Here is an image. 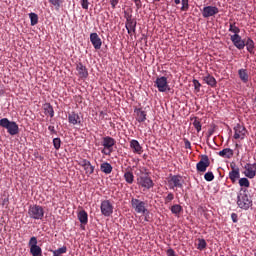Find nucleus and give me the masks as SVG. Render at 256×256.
Here are the masks:
<instances>
[{
    "instance_id": "nucleus-52",
    "label": "nucleus",
    "mask_w": 256,
    "mask_h": 256,
    "mask_svg": "<svg viewBox=\"0 0 256 256\" xmlns=\"http://www.w3.org/2000/svg\"><path fill=\"white\" fill-rule=\"evenodd\" d=\"M5 95V90L3 89V86L0 85V97Z\"/></svg>"
},
{
    "instance_id": "nucleus-16",
    "label": "nucleus",
    "mask_w": 256,
    "mask_h": 256,
    "mask_svg": "<svg viewBox=\"0 0 256 256\" xmlns=\"http://www.w3.org/2000/svg\"><path fill=\"white\" fill-rule=\"evenodd\" d=\"M125 28L127 29L128 35H131V33H135L137 29V21H135V19H133L131 15H128L126 17Z\"/></svg>"
},
{
    "instance_id": "nucleus-15",
    "label": "nucleus",
    "mask_w": 256,
    "mask_h": 256,
    "mask_svg": "<svg viewBox=\"0 0 256 256\" xmlns=\"http://www.w3.org/2000/svg\"><path fill=\"white\" fill-rule=\"evenodd\" d=\"M201 13L204 19H209V17H215V15H218L219 9L217 6H205L201 10Z\"/></svg>"
},
{
    "instance_id": "nucleus-5",
    "label": "nucleus",
    "mask_w": 256,
    "mask_h": 256,
    "mask_svg": "<svg viewBox=\"0 0 256 256\" xmlns=\"http://www.w3.org/2000/svg\"><path fill=\"white\" fill-rule=\"evenodd\" d=\"M0 127L7 129L9 135L19 134V125H17V122L9 121L7 118H2L0 120Z\"/></svg>"
},
{
    "instance_id": "nucleus-22",
    "label": "nucleus",
    "mask_w": 256,
    "mask_h": 256,
    "mask_svg": "<svg viewBox=\"0 0 256 256\" xmlns=\"http://www.w3.org/2000/svg\"><path fill=\"white\" fill-rule=\"evenodd\" d=\"M68 122L70 125H81V117L75 112L68 114Z\"/></svg>"
},
{
    "instance_id": "nucleus-30",
    "label": "nucleus",
    "mask_w": 256,
    "mask_h": 256,
    "mask_svg": "<svg viewBox=\"0 0 256 256\" xmlns=\"http://www.w3.org/2000/svg\"><path fill=\"white\" fill-rule=\"evenodd\" d=\"M124 179L126 183H128V185H133L135 181V175H133L130 170H126V172L124 173Z\"/></svg>"
},
{
    "instance_id": "nucleus-3",
    "label": "nucleus",
    "mask_w": 256,
    "mask_h": 256,
    "mask_svg": "<svg viewBox=\"0 0 256 256\" xmlns=\"http://www.w3.org/2000/svg\"><path fill=\"white\" fill-rule=\"evenodd\" d=\"M28 215L30 219H35L39 221L43 219V217H45V209L43 208V206L37 204L30 205L28 208Z\"/></svg>"
},
{
    "instance_id": "nucleus-7",
    "label": "nucleus",
    "mask_w": 256,
    "mask_h": 256,
    "mask_svg": "<svg viewBox=\"0 0 256 256\" xmlns=\"http://www.w3.org/2000/svg\"><path fill=\"white\" fill-rule=\"evenodd\" d=\"M131 205L132 209H134L136 213H141L142 215H145V213H147V202L132 198Z\"/></svg>"
},
{
    "instance_id": "nucleus-23",
    "label": "nucleus",
    "mask_w": 256,
    "mask_h": 256,
    "mask_svg": "<svg viewBox=\"0 0 256 256\" xmlns=\"http://www.w3.org/2000/svg\"><path fill=\"white\" fill-rule=\"evenodd\" d=\"M136 113V121L138 123H144V121H147V112L145 110L138 108L135 110Z\"/></svg>"
},
{
    "instance_id": "nucleus-28",
    "label": "nucleus",
    "mask_w": 256,
    "mask_h": 256,
    "mask_svg": "<svg viewBox=\"0 0 256 256\" xmlns=\"http://www.w3.org/2000/svg\"><path fill=\"white\" fill-rule=\"evenodd\" d=\"M78 220L80 221L81 225H87V223H89V215L85 210L78 213Z\"/></svg>"
},
{
    "instance_id": "nucleus-4",
    "label": "nucleus",
    "mask_w": 256,
    "mask_h": 256,
    "mask_svg": "<svg viewBox=\"0 0 256 256\" xmlns=\"http://www.w3.org/2000/svg\"><path fill=\"white\" fill-rule=\"evenodd\" d=\"M137 183L139 187H142L143 189H152V187L155 185L151 177H149V173L143 171H140V175H138L137 178Z\"/></svg>"
},
{
    "instance_id": "nucleus-50",
    "label": "nucleus",
    "mask_w": 256,
    "mask_h": 256,
    "mask_svg": "<svg viewBox=\"0 0 256 256\" xmlns=\"http://www.w3.org/2000/svg\"><path fill=\"white\" fill-rule=\"evenodd\" d=\"M166 255L167 256H175V250H173L172 248L168 249L166 251Z\"/></svg>"
},
{
    "instance_id": "nucleus-2",
    "label": "nucleus",
    "mask_w": 256,
    "mask_h": 256,
    "mask_svg": "<svg viewBox=\"0 0 256 256\" xmlns=\"http://www.w3.org/2000/svg\"><path fill=\"white\" fill-rule=\"evenodd\" d=\"M117 144V140L111 136H106L102 138L101 145L104 147L101 150L102 155H107L108 157H111V153H113V147Z\"/></svg>"
},
{
    "instance_id": "nucleus-54",
    "label": "nucleus",
    "mask_w": 256,
    "mask_h": 256,
    "mask_svg": "<svg viewBox=\"0 0 256 256\" xmlns=\"http://www.w3.org/2000/svg\"><path fill=\"white\" fill-rule=\"evenodd\" d=\"M154 1L159 2V1H161V0H154Z\"/></svg>"
},
{
    "instance_id": "nucleus-11",
    "label": "nucleus",
    "mask_w": 256,
    "mask_h": 256,
    "mask_svg": "<svg viewBox=\"0 0 256 256\" xmlns=\"http://www.w3.org/2000/svg\"><path fill=\"white\" fill-rule=\"evenodd\" d=\"M78 165L84 169L85 175H87V177H90V175H93V173H95V166H93L91 164V161L87 159L80 160Z\"/></svg>"
},
{
    "instance_id": "nucleus-9",
    "label": "nucleus",
    "mask_w": 256,
    "mask_h": 256,
    "mask_svg": "<svg viewBox=\"0 0 256 256\" xmlns=\"http://www.w3.org/2000/svg\"><path fill=\"white\" fill-rule=\"evenodd\" d=\"M154 83L155 87H157L160 93H165L166 91H169V83L167 82V77H158Z\"/></svg>"
},
{
    "instance_id": "nucleus-34",
    "label": "nucleus",
    "mask_w": 256,
    "mask_h": 256,
    "mask_svg": "<svg viewBox=\"0 0 256 256\" xmlns=\"http://www.w3.org/2000/svg\"><path fill=\"white\" fill-rule=\"evenodd\" d=\"M229 32L234 33V35H239V33H241V29H239L234 22L229 24Z\"/></svg>"
},
{
    "instance_id": "nucleus-55",
    "label": "nucleus",
    "mask_w": 256,
    "mask_h": 256,
    "mask_svg": "<svg viewBox=\"0 0 256 256\" xmlns=\"http://www.w3.org/2000/svg\"><path fill=\"white\" fill-rule=\"evenodd\" d=\"M236 147H239V144H236Z\"/></svg>"
},
{
    "instance_id": "nucleus-47",
    "label": "nucleus",
    "mask_w": 256,
    "mask_h": 256,
    "mask_svg": "<svg viewBox=\"0 0 256 256\" xmlns=\"http://www.w3.org/2000/svg\"><path fill=\"white\" fill-rule=\"evenodd\" d=\"M48 131H50L51 135H57V130H55V126H48Z\"/></svg>"
},
{
    "instance_id": "nucleus-12",
    "label": "nucleus",
    "mask_w": 256,
    "mask_h": 256,
    "mask_svg": "<svg viewBox=\"0 0 256 256\" xmlns=\"http://www.w3.org/2000/svg\"><path fill=\"white\" fill-rule=\"evenodd\" d=\"M230 167L231 171L229 172L228 177L231 183L235 184L241 178V170L235 164H230Z\"/></svg>"
},
{
    "instance_id": "nucleus-6",
    "label": "nucleus",
    "mask_w": 256,
    "mask_h": 256,
    "mask_svg": "<svg viewBox=\"0 0 256 256\" xmlns=\"http://www.w3.org/2000/svg\"><path fill=\"white\" fill-rule=\"evenodd\" d=\"M183 177L180 175H173L168 179V187L169 189H173V191L177 189H183Z\"/></svg>"
},
{
    "instance_id": "nucleus-39",
    "label": "nucleus",
    "mask_w": 256,
    "mask_h": 256,
    "mask_svg": "<svg viewBox=\"0 0 256 256\" xmlns=\"http://www.w3.org/2000/svg\"><path fill=\"white\" fill-rule=\"evenodd\" d=\"M49 3L55 7L57 11L61 9V4L63 3V0H49Z\"/></svg>"
},
{
    "instance_id": "nucleus-37",
    "label": "nucleus",
    "mask_w": 256,
    "mask_h": 256,
    "mask_svg": "<svg viewBox=\"0 0 256 256\" xmlns=\"http://www.w3.org/2000/svg\"><path fill=\"white\" fill-rule=\"evenodd\" d=\"M181 211H183V207L179 204H175L171 207V213H173V215H179Z\"/></svg>"
},
{
    "instance_id": "nucleus-35",
    "label": "nucleus",
    "mask_w": 256,
    "mask_h": 256,
    "mask_svg": "<svg viewBox=\"0 0 256 256\" xmlns=\"http://www.w3.org/2000/svg\"><path fill=\"white\" fill-rule=\"evenodd\" d=\"M52 253H53V256L63 255L67 253V246H63L61 248H58L57 250H53Z\"/></svg>"
},
{
    "instance_id": "nucleus-21",
    "label": "nucleus",
    "mask_w": 256,
    "mask_h": 256,
    "mask_svg": "<svg viewBox=\"0 0 256 256\" xmlns=\"http://www.w3.org/2000/svg\"><path fill=\"white\" fill-rule=\"evenodd\" d=\"M76 71L81 79H87L89 77V71L83 63H78L76 66Z\"/></svg>"
},
{
    "instance_id": "nucleus-24",
    "label": "nucleus",
    "mask_w": 256,
    "mask_h": 256,
    "mask_svg": "<svg viewBox=\"0 0 256 256\" xmlns=\"http://www.w3.org/2000/svg\"><path fill=\"white\" fill-rule=\"evenodd\" d=\"M238 76L242 83H249V72L247 71V69H239Z\"/></svg>"
},
{
    "instance_id": "nucleus-36",
    "label": "nucleus",
    "mask_w": 256,
    "mask_h": 256,
    "mask_svg": "<svg viewBox=\"0 0 256 256\" xmlns=\"http://www.w3.org/2000/svg\"><path fill=\"white\" fill-rule=\"evenodd\" d=\"M238 183L240 187H246V189L251 187V182H249V179L247 178H240Z\"/></svg>"
},
{
    "instance_id": "nucleus-43",
    "label": "nucleus",
    "mask_w": 256,
    "mask_h": 256,
    "mask_svg": "<svg viewBox=\"0 0 256 256\" xmlns=\"http://www.w3.org/2000/svg\"><path fill=\"white\" fill-rule=\"evenodd\" d=\"M193 85H194V89L195 91H197V93H199V91H201V83L199 82V80L194 79L192 81Z\"/></svg>"
},
{
    "instance_id": "nucleus-51",
    "label": "nucleus",
    "mask_w": 256,
    "mask_h": 256,
    "mask_svg": "<svg viewBox=\"0 0 256 256\" xmlns=\"http://www.w3.org/2000/svg\"><path fill=\"white\" fill-rule=\"evenodd\" d=\"M133 2L135 3V6L137 7V9H141L142 7L141 0H133Z\"/></svg>"
},
{
    "instance_id": "nucleus-27",
    "label": "nucleus",
    "mask_w": 256,
    "mask_h": 256,
    "mask_svg": "<svg viewBox=\"0 0 256 256\" xmlns=\"http://www.w3.org/2000/svg\"><path fill=\"white\" fill-rule=\"evenodd\" d=\"M218 155L224 159H231V157L234 155V152L231 148H224L222 151L218 152Z\"/></svg>"
},
{
    "instance_id": "nucleus-53",
    "label": "nucleus",
    "mask_w": 256,
    "mask_h": 256,
    "mask_svg": "<svg viewBox=\"0 0 256 256\" xmlns=\"http://www.w3.org/2000/svg\"><path fill=\"white\" fill-rule=\"evenodd\" d=\"M175 5H180L181 4V0H174Z\"/></svg>"
},
{
    "instance_id": "nucleus-18",
    "label": "nucleus",
    "mask_w": 256,
    "mask_h": 256,
    "mask_svg": "<svg viewBox=\"0 0 256 256\" xmlns=\"http://www.w3.org/2000/svg\"><path fill=\"white\" fill-rule=\"evenodd\" d=\"M244 169H245V172H244L245 177H247L248 179H255V177H256V163H254V164L247 163L245 165Z\"/></svg>"
},
{
    "instance_id": "nucleus-46",
    "label": "nucleus",
    "mask_w": 256,
    "mask_h": 256,
    "mask_svg": "<svg viewBox=\"0 0 256 256\" xmlns=\"http://www.w3.org/2000/svg\"><path fill=\"white\" fill-rule=\"evenodd\" d=\"M110 5L112 9H116L117 5H119V0H110Z\"/></svg>"
},
{
    "instance_id": "nucleus-25",
    "label": "nucleus",
    "mask_w": 256,
    "mask_h": 256,
    "mask_svg": "<svg viewBox=\"0 0 256 256\" xmlns=\"http://www.w3.org/2000/svg\"><path fill=\"white\" fill-rule=\"evenodd\" d=\"M203 81L206 85H209L210 87H217V80L211 74L203 76Z\"/></svg>"
},
{
    "instance_id": "nucleus-38",
    "label": "nucleus",
    "mask_w": 256,
    "mask_h": 256,
    "mask_svg": "<svg viewBox=\"0 0 256 256\" xmlns=\"http://www.w3.org/2000/svg\"><path fill=\"white\" fill-rule=\"evenodd\" d=\"M197 249H199V251H204V249H207V241H205V239H198Z\"/></svg>"
},
{
    "instance_id": "nucleus-31",
    "label": "nucleus",
    "mask_w": 256,
    "mask_h": 256,
    "mask_svg": "<svg viewBox=\"0 0 256 256\" xmlns=\"http://www.w3.org/2000/svg\"><path fill=\"white\" fill-rule=\"evenodd\" d=\"M43 109L45 115H49L52 118L55 117V111L53 110V106H51V104H44Z\"/></svg>"
},
{
    "instance_id": "nucleus-13",
    "label": "nucleus",
    "mask_w": 256,
    "mask_h": 256,
    "mask_svg": "<svg viewBox=\"0 0 256 256\" xmlns=\"http://www.w3.org/2000/svg\"><path fill=\"white\" fill-rule=\"evenodd\" d=\"M100 209L104 217H111V215H113V204H111L109 200H103Z\"/></svg>"
},
{
    "instance_id": "nucleus-45",
    "label": "nucleus",
    "mask_w": 256,
    "mask_h": 256,
    "mask_svg": "<svg viewBox=\"0 0 256 256\" xmlns=\"http://www.w3.org/2000/svg\"><path fill=\"white\" fill-rule=\"evenodd\" d=\"M81 7L82 9H89V0H81Z\"/></svg>"
},
{
    "instance_id": "nucleus-41",
    "label": "nucleus",
    "mask_w": 256,
    "mask_h": 256,
    "mask_svg": "<svg viewBox=\"0 0 256 256\" xmlns=\"http://www.w3.org/2000/svg\"><path fill=\"white\" fill-rule=\"evenodd\" d=\"M53 145L56 151H59V149H61V138H54Z\"/></svg>"
},
{
    "instance_id": "nucleus-26",
    "label": "nucleus",
    "mask_w": 256,
    "mask_h": 256,
    "mask_svg": "<svg viewBox=\"0 0 256 256\" xmlns=\"http://www.w3.org/2000/svg\"><path fill=\"white\" fill-rule=\"evenodd\" d=\"M100 171L102 173H105V175H111V173H113V166H111L109 162H103L100 165Z\"/></svg>"
},
{
    "instance_id": "nucleus-20",
    "label": "nucleus",
    "mask_w": 256,
    "mask_h": 256,
    "mask_svg": "<svg viewBox=\"0 0 256 256\" xmlns=\"http://www.w3.org/2000/svg\"><path fill=\"white\" fill-rule=\"evenodd\" d=\"M130 149H132V152L136 155L143 154V146H141L138 140L132 139L130 141Z\"/></svg>"
},
{
    "instance_id": "nucleus-49",
    "label": "nucleus",
    "mask_w": 256,
    "mask_h": 256,
    "mask_svg": "<svg viewBox=\"0 0 256 256\" xmlns=\"http://www.w3.org/2000/svg\"><path fill=\"white\" fill-rule=\"evenodd\" d=\"M185 149H191V142L189 139L184 138Z\"/></svg>"
},
{
    "instance_id": "nucleus-1",
    "label": "nucleus",
    "mask_w": 256,
    "mask_h": 256,
    "mask_svg": "<svg viewBox=\"0 0 256 256\" xmlns=\"http://www.w3.org/2000/svg\"><path fill=\"white\" fill-rule=\"evenodd\" d=\"M237 205L240 209H244V211H247L253 205V200H251L247 190L240 189L237 195Z\"/></svg>"
},
{
    "instance_id": "nucleus-32",
    "label": "nucleus",
    "mask_w": 256,
    "mask_h": 256,
    "mask_svg": "<svg viewBox=\"0 0 256 256\" xmlns=\"http://www.w3.org/2000/svg\"><path fill=\"white\" fill-rule=\"evenodd\" d=\"M193 121L192 125L194 129H196L197 133H201L202 125H201V119L198 117H194L191 119Z\"/></svg>"
},
{
    "instance_id": "nucleus-10",
    "label": "nucleus",
    "mask_w": 256,
    "mask_h": 256,
    "mask_svg": "<svg viewBox=\"0 0 256 256\" xmlns=\"http://www.w3.org/2000/svg\"><path fill=\"white\" fill-rule=\"evenodd\" d=\"M211 165V161L209 160V156L202 155L200 161L196 164V169L198 173H205L207 171V167Z\"/></svg>"
},
{
    "instance_id": "nucleus-29",
    "label": "nucleus",
    "mask_w": 256,
    "mask_h": 256,
    "mask_svg": "<svg viewBox=\"0 0 256 256\" xmlns=\"http://www.w3.org/2000/svg\"><path fill=\"white\" fill-rule=\"evenodd\" d=\"M245 47L248 51V53H250L251 55H253V53H255V42L253 41V39L251 38H247L246 42H245Z\"/></svg>"
},
{
    "instance_id": "nucleus-40",
    "label": "nucleus",
    "mask_w": 256,
    "mask_h": 256,
    "mask_svg": "<svg viewBox=\"0 0 256 256\" xmlns=\"http://www.w3.org/2000/svg\"><path fill=\"white\" fill-rule=\"evenodd\" d=\"M173 199H175V195L173 193L169 192L168 195L166 197H164L165 205H168V203H171V201H173Z\"/></svg>"
},
{
    "instance_id": "nucleus-42",
    "label": "nucleus",
    "mask_w": 256,
    "mask_h": 256,
    "mask_svg": "<svg viewBox=\"0 0 256 256\" xmlns=\"http://www.w3.org/2000/svg\"><path fill=\"white\" fill-rule=\"evenodd\" d=\"M181 4H182V7L180 8L181 11H189V0H182Z\"/></svg>"
},
{
    "instance_id": "nucleus-44",
    "label": "nucleus",
    "mask_w": 256,
    "mask_h": 256,
    "mask_svg": "<svg viewBox=\"0 0 256 256\" xmlns=\"http://www.w3.org/2000/svg\"><path fill=\"white\" fill-rule=\"evenodd\" d=\"M204 179L205 181H213V179H215V175H213V172H207L205 175H204Z\"/></svg>"
},
{
    "instance_id": "nucleus-33",
    "label": "nucleus",
    "mask_w": 256,
    "mask_h": 256,
    "mask_svg": "<svg viewBox=\"0 0 256 256\" xmlns=\"http://www.w3.org/2000/svg\"><path fill=\"white\" fill-rule=\"evenodd\" d=\"M30 17V23L32 27H35V25H37V23H39V16L33 12H31L29 14Z\"/></svg>"
},
{
    "instance_id": "nucleus-8",
    "label": "nucleus",
    "mask_w": 256,
    "mask_h": 256,
    "mask_svg": "<svg viewBox=\"0 0 256 256\" xmlns=\"http://www.w3.org/2000/svg\"><path fill=\"white\" fill-rule=\"evenodd\" d=\"M28 247L30 248V254L32 256H43V249L37 245V237L33 236L30 238Z\"/></svg>"
},
{
    "instance_id": "nucleus-14",
    "label": "nucleus",
    "mask_w": 256,
    "mask_h": 256,
    "mask_svg": "<svg viewBox=\"0 0 256 256\" xmlns=\"http://www.w3.org/2000/svg\"><path fill=\"white\" fill-rule=\"evenodd\" d=\"M234 139H241V141H243V139H245V137H247V128H245V126L241 125V124H236L234 126Z\"/></svg>"
},
{
    "instance_id": "nucleus-48",
    "label": "nucleus",
    "mask_w": 256,
    "mask_h": 256,
    "mask_svg": "<svg viewBox=\"0 0 256 256\" xmlns=\"http://www.w3.org/2000/svg\"><path fill=\"white\" fill-rule=\"evenodd\" d=\"M231 219H232L233 223H237V221H239V216L237 215V213H232Z\"/></svg>"
},
{
    "instance_id": "nucleus-19",
    "label": "nucleus",
    "mask_w": 256,
    "mask_h": 256,
    "mask_svg": "<svg viewBox=\"0 0 256 256\" xmlns=\"http://www.w3.org/2000/svg\"><path fill=\"white\" fill-rule=\"evenodd\" d=\"M90 42L92 43V45H93L94 49H96V51H99V49H101V47L103 45V41L99 37V34H97L95 32L90 34Z\"/></svg>"
},
{
    "instance_id": "nucleus-17",
    "label": "nucleus",
    "mask_w": 256,
    "mask_h": 256,
    "mask_svg": "<svg viewBox=\"0 0 256 256\" xmlns=\"http://www.w3.org/2000/svg\"><path fill=\"white\" fill-rule=\"evenodd\" d=\"M230 40L232 41V43H233L234 47H236V49H239L240 51L245 49V42L239 34L231 35Z\"/></svg>"
}]
</instances>
